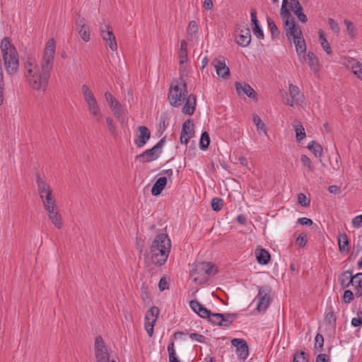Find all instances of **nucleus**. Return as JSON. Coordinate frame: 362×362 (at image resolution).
Wrapping results in <instances>:
<instances>
[{"mask_svg":"<svg viewBox=\"0 0 362 362\" xmlns=\"http://www.w3.org/2000/svg\"><path fill=\"white\" fill-rule=\"evenodd\" d=\"M55 54V42L54 39L49 40L43 52L40 62V68L33 57H28L25 64L27 70L26 77L30 87L37 90H45L53 68Z\"/></svg>","mask_w":362,"mask_h":362,"instance_id":"1","label":"nucleus"},{"mask_svg":"<svg viewBox=\"0 0 362 362\" xmlns=\"http://www.w3.org/2000/svg\"><path fill=\"white\" fill-rule=\"evenodd\" d=\"M171 240L167 234L160 233L156 236L150 247L149 253L144 254V264L146 267L151 264L158 267L163 265L169 256Z\"/></svg>","mask_w":362,"mask_h":362,"instance_id":"2","label":"nucleus"},{"mask_svg":"<svg viewBox=\"0 0 362 362\" xmlns=\"http://www.w3.org/2000/svg\"><path fill=\"white\" fill-rule=\"evenodd\" d=\"M4 64L8 75L13 76L19 69V56L18 51L8 37L2 39L0 45Z\"/></svg>","mask_w":362,"mask_h":362,"instance_id":"3","label":"nucleus"},{"mask_svg":"<svg viewBox=\"0 0 362 362\" xmlns=\"http://www.w3.org/2000/svg\"><path fill=\"white\" fill-rule=\"evenodd\" d=\"M187 83L182 77L173 79L168 93V100L170 105L175 107L181 106L187 95Z\"/></svg>","mask_w":362,"mask_h":362,"instance_id":"4","label":"nucleus"},{"mask_svg":"<svg viewBox=\"0 0 362 362\" xmlns=\"http://www.w3.org/2000/svg\"><path fill=\"white\" fill-rule=\"evenodd\" d=\"M214 264L211 262H202L194 264L190 276L193 281L198 284H204L208 281L209 276L211 274Z\"/></svg>","mask_w":362,"mask_h":362,"instance_id":"5","label":"nucleus"},{"mask_svg":"<svg viewBox=\"0 0 362 362\" xmlns=\"http://www.w3.org/2000/svg\"><path fill=\"white\" fill-rule=\"evenodd\" d=\"M165 142V136L163 137L151 148L147 149L136 156L141 163H149L158 158L162 153V148Z\"/></svg>","mask_w":362,"mask_h":362,"instance_id":"6","label":"nucleus"},{"mask_svg":"<svg viewBox=\"0 0 362 362\" xmlns=\"http://www.w3.org/2000/svg\"><path fill=\"white\" fill-rule=\"evenodd\" d=\"M95 350L97 362H117L115 358L110 360V354L107 352L104 340L101 336L95 337Z\"/></svg>","mask_w":362,"mask_h":362,"instance_id":"7","label":"nucleus"},{"mask_svg":"<svg viewBox=\"0 0 362 362\" xmlns=\"http://www.w3.org/2000/svg\"><path fill=\"white\" fill-rule=\"evenodd\" d=\"M259 303L257 310L259 312H264L270 304L272 300V288L269 286H257Z\"/></svg>","mask_w":362,"mask_h":362,"instance_id":"8","label":"nucleus"},{"mask_svg":"<svg viewBox=\"0 0 362 362\" xmlns=\"http://www.w3.org/2000/svg\"><path fill=\"white\" fill-rule=\"evenodd\" d=\"M100 31L103 40L107 43L108 47L112 51H117V44L116 41L115 35L110 25L105 23L102 24L100 26Z\"/></svg>","mask_w":362,"mask_h":362,"instance_id":"9","label":"nucleus"},{"mask_svg":"<svg viewBox=\"0 0 362 362\" xmlns=\"http://www.w3.org/2000/svg\"><path fill=\"white\" fill-rule=\"evenodd\" d=\"M159 309L156 306H153L148 309L145 315V329L150 337L153 336L154 325L159 315Z\"/></svg>","mask_w":362,"mask_h":362,"instance_id":"10","label":"nucleus"},{"mask_svg":"<svg viewBox=\"0 0 362 362\" xmlns=\"http://www.w3.org/2000/svg\"><path fill=\"white\" fill-rule=\"evenodd\" d=\"M293 33V35L289 36V37H287V39L289 41H291V39L293 40L297 54L299 57L302 56L303 58H305L306 53V44L303 35L302 30L301 29H299L297 30L296 32Z\"/></svg>","mask_w":362,"mask_h":362,"instance_id":"11","label":"nucleus"},{"mask_svg":"<svg viewBox=\"0 0 362 362\" xmlns=\"http://www.w3.org/2000/svg\"><path fill=\"white\" fill-rule=\"evenodd\" d=\"M281 17L283 20L284 29L285 30L286 37H289V36L293 35L294 33L293 32H296L297 30L301 29L300 25L296 23L295 19L290 11L286 13Z\"/></svg>","mask_w":362,"mask_h":362,"instance_id":"12","label":"nucleus"},{"mask_svg":"<svg viewBox=\"0 0 362 362\" xmlns=\"http://www.w3.org/2000/svg\"><path fill=\"white\" fill-rule=\"evenodd\" d=\"M235 42L243 47H247L251 42V33L250 28L246 25L236 30Z\"/></svg>","mask_w":362,"mask_h":362,"instance_id":"13","label":"nucleus"},{"mask_svg":"<svg viewBox=\"0 0 362 362\" xmlns=\"http://www.w3.org/2000/svg\"><path fill=\"white\" fill-rule=\"evenodd\" d=\"M194 136V122L192 119H189L182 124L180 138V143L187 144L189 142V140Z\"/></svg>","mask_w":362,"mask_h":362,"instance_id":"14","label":"nucleus"},{"mask_svg":"<svg viewBox=\"0 0 362 362\" xmlns=\"http://www.w3.org/2000/svg\"><path fill=\"white\" fill-rule=\"evenodd\" d=\"M231 344L236 348V353L240 359L245 360L249 356V347L247 341L243 339L234 338Z\"/></svg>","mask_w":362,"mask_h":362,"instance_id":"15","label":"nucleus"},{"mask_svg":"<svg viewBox=\"0 0 362 362\" xmlns=\"http://www.w3.org/2000/svg\"><path fill=\"white\" fill-rule=\"evenodd\" d=\"M76 25V29L81 39L85 42H88L90 40V28L86 24V19L79 14L77 15Z\"/></svg>","mask_w":362,"mask_h":362,"instance_id":"16","label":"nucleus"},{"mask_svg":"<svg viewBox=\"0 0 362 362\" xmlns=\"http://www.w3.org/2000/svg\"><path fill=\"white\" fill-rule=\"evenodd\" d=\"M235 87L238 95L243 93L253 100L257 101L258 100L257 93L248 83H244L242 84L236 81L235 82Z\"/></svg>","mask_w":362,"mask_h":362,"instance_id":"17","label":"nucleus"},{"mask_svg":"<svg viewBox=\"0 0 362 362\" xmlns=\"http://www.w3.org/2000/svg\"><path fill=\"white\" fill-rule=\"evenodd\" d=\"M213 64L216 68V74L218 76L226 79L230 76V69L226 66L223 57H220L218 59H216Z\"/></svg>","mask_w":362,"mask_h":362,"instance_id":"18","label":"nucleus"},{"mask_svg":"<svg viewBox=\"0 0 362 362\" xmlns=\"http://www.w3.org/2000/svg\"><path fill=\"white\" fill-rule=\"evenodd\" d=\"M47 215L52 223L57 228L61 229L63 227L62 215L57 206H52L50 209H46Z\"/></svg>","mask_w":362,"mask_h":362,"instance_id":"19","label":"nucleus"},{"mask_svg":"<svg viewBox=\"0 0 362 362\" xmlns=\"http://www.w3.org/2000/svg\"><path fill=\"white\" fill-rule=\"evenodd\" d=\"M138 131L139 132V134L137 139H135L134 143L136 147L141 148L151 138V132L146 126H139Z\"/></svg>","mask_w":362,"mask_h":362,"instance_id":"20","label":"nucleus"},{"mask_svg":"<svg viewBox=\"0 0 362 362\" xmlns=\"http://www.w3.org/2000/svg\"><path fill=\"white\" fill-rule=\"evenodd\" d=\"M250 17H251V25L252 30L254 35L260 40H263L264 37V32L262 30L259 21L257 17V11L255 8H252L250 11Z\"/></svg>","mask_w":362,"mask_h":362,"instance_id":"21","label":"nucleus"},{"mask_svg":"<svg viewBox=\"0 0 362 362\" xmlns=\"http://www.w3.org/2000/svg\"><path fill=\"white\" fill-rule=\"evenodd\" d=\"M189 306L192 310L202 318H208L210 316L211 311L206 309L202 304L197 300L189 301Z\"/></svg>","mask_w":362,"mask_h":362,"instance_id":"22","label":"nucleus"},{"mask_svg":"<svg viewBox=\"0 0 362 362\" xmlns=\"http://www.w3.org/2000/svg\"><path fill=\"white\" fill-rule=\"evenodd\" d=\"M197 105V98L195 95L189 94L186 96L185 103L182 111L185 115H192L195 111Z\"/></svg>","mask_w":362,"mask_h":362,"instance_id":"23","label":"nucleus"},{"mask_svg":"<svg viewBox=\"0 0 362 362\" xmlns=\"http://www.w3.org/2000/svg\"><path fill=\"white\" fill-rule=\"evenodd\" d=\"M168 182V179L166 177H159L156 182L153 184L151 188V194L152 195L157 197L160 195L162 191L165 189Z\"/></svg>","mask_w":362,"mask_h":362,"instance_id":"24","label":"nucleus"},{"mask_svg":"<svg viewBox=\"0 0 362 362\" xmlns=\"http://www.w3.org/2000/svg\"><path fill=\"white\" fill-rule=\"evenodd\" d=\"M257 261L259 264L265 265L267 264L271 259L269 252L264 248H257L255 250Z\"/></svg>","mask_w":362,"mask_h":362,"instance_id":"25","label":"nucleus"},{"mask_svg":"<svg viewBox=\"0 0 362 362\" xmlns=\"http://www.w3.org/2000/svg\"><path fill=\"white\" fill-rule=\"evenodd\" d=\"M36 182L40 198H43V194L47 193L48 191H51L49 184H47L46 181L40 177L39 172L36 173Z\"/></svg>","mask_w":362,"mask_h":362,"instance_id":"26","label":"nucleus"},{"mask_svg":"<svg viewBox=\"0 0 362 362\" xmlns=\"http://www.w3.org/2000/svg\"><path fill=\"white\" fill-rule=\"evenodd\" d=\"M340 284L343 288H347L354 284V276L351 270L343 272L339 278Z\"/></svg>","mask_w":362,"mask_h":362,"instance_id":"27","label":"nucleus"},{"mask_svg":"<svg viewBox=\"0 0 362 362\" xmlns=\"http://www.w3.org/2000/svg\"><path fill=\"white\" fill-rule=\"evenodd\" d=\"M88 105V110L96 122H99L101 120L100 109L98 105L97 100L90 103Z\"/></svg>","mask_w":362,"mask_h":362,"instance_id":"28","label":"nucleus"},{"mask_svg":"<svg viewBox=\"0 0 362 362\" xmlns=\"http://www.w3.org/2000/svg\"><path fill=\"white\" fill-rule=\"evenodd\" d=\"M338 245L340 252H348L349 251V241L345 233L338 236Z\"/></svg>","mask_w":362,"mask_h":362,"instance_id":"29","label":"nucleus"},{"mask_svg":"<svg viewBox=\"0 0 362 362\" xmlns=\"http://www.w3.org/2000/svg\"><path fill=\"white\" fill-rule=\"evenodd\" d=\"M41 199L45 209H50L52 206H57L52 190L43 194V198H41Z\"/></svg>","mask_w":362,"mask_h":362,"instance_id":"30","label":"nucleus"},{"mask_svg":"<svg viewBox=\"0 0 362 362\" xmlns=\"http://www.w3.org/2000/svg\"><path fill=\"white\" fill-rule=\"evenodd\" d=\"M319 35V41L320 42L321 47L323 48L324 51L327 54H332V48L328 42L327 38L325 37L324 31L322 29H319L318 30Z\"/></svg>","mask_w":362,"mask_h":362,"instance_id":"31","label":"nucleus"},{"mask_svg":"<svg viewBox=\"0 0 362 362\" xmlns=\"http://www.w3.org/2000/svg\"><path fill=\"white\" fill-rule=\"evenodd\" d=\"M267 21L268 24V27L271 32L272 37L273 39H278L280 37L281 32L276 25L275 24L273 19L270 17L267 18Z\"/></svg>","mask_w":362,"mask_h":362,"instance_id":"32","label":"nucleus"},{"mask_svg":"<svg viewBox=\"0 0 362 362\" xmlns=\"http://www.w3.org/2000/svg\"><path fill=\"white\" fill-rule=\"evenodd\" d=\"M180 64H184L187 61V43L183 40L180 43V49L179 51Z\"/></svg>","mask_w":362,"mask_h":362,"instance_id":"33","label":"nucleus"},{"mask_svg":"<svg viewBox=\"0 0 362 362\" xmlns=\"http://www.w3.org/2000/svg\"><path fill=\"white\" fill-rule=\"evenodd\" d=\"M223 318L222 313H213L211 312L210 316L208 317V320L213 325L219 327H228L227 324L221 323V319Z\"/></svg>","mask_w":362,"mask_h":362,"instance_id":"34","label":"nucleus"},{"mask_svg":"<svg viewBox=\"0 0 362 362\" xmlns=\"http://www.w3.org/2000/svg\"><path fill=\"white\" fill-rule=\"evenodd\" d=\"M324 320L326 325L329 326L332 329L336 328L337 317L332 310L326 314Z\"/></svg>","mask_w":362,"mask_h":362,"instance_id":"35","label":"nucleus"},{"mask_svg":"<svg viewBox=\"0 0 362 362\" xmlns=\"http://www.w3.org/2000/svg\"><path fill=\"white\" fill-rule=\"evenodd\" d=\"M82 92L87 104L96 100L92 90L89 88V87L87 85L84 84L82 86Z\"/></svg>","mask_w":362,"mask_h":362,"instance_id":"36","label":"nucleus"},{"mask_svg":"<svg viewBox=\"0 0 362 362\" xmlns=\"http://www.w3.org/2000/svg\"><path fill=\"white\" fill-rule=\"evenodd\" d=\"M209 144H210L209 134L206 131L203 132L201 135V138H200V141H199L200 149L202 151H206L209 148Z\"/></svg>","mask_w":362,"mask_h":362,"instance_id":"37","label":"nucleus"},{"mask_svg":"<svg viewBox=\"0 0 362 362\" xmlns=\"http://www.w3.org/2000/svg\"><path fill=\"white\" fill-rule=\"evenodd\" d=\"M308 148L313 151L316 157L320 158L322 156V147L315 141H313L308 145Z\"/></svg>","mask_w":362,"mask_h":362,"instance_id":"38","label":"nucleus"},{"mask_svg":"<svg viewBox=\"0 0 362 362\" xmlns=\"http://www.w3.org/2000/svg\"><path fill=\"white\" fill-rule=\"evenodd\" d=\"M114 115L118 119L119 121L123 122L124 120V115L122 109V105L119 102H117L114 107L111 109Z\"/></svg>","mask_w":362,"mask_h":362,"instance_id":"39","label":"nucleus"},{"mask_svg":"<svg viewBox=\"0 0 362 362\" xmlns=\"http://www.w3.org/2000/svg\"><path fill=\"white\" fill-rule=\"evenodd\" d=\"M252 120L257 127V131L262 130L266 134L267 130V127L259 116L254 114L252 116Z\"/></svg>","mask_w":362,"mask_h":362,"instance_id":"40","label":"nucleus"},{"mask_svg":"<svg viewBox=\"0 0 362 362\" xmlns=\"http://www.w3.org/2000/svg\"><path fill=\"white\" fill-rule=\"evenodd\" d=\"M344 23L346 26V30L349 37L354 39L356 35V29L354 23L348 19H344Z\"/></svg>","mask_w":362,"mask_h":362,"instance_id":"41","label":"nucleus"},{"mask_svg":"<svg viewBox=\"0 0 362 362\" xmlns=\"http://www.w3.org/2000/svg\"><path fill=\"white\" fill-rule=\"evenodd\" d=\"M308 58L309 61V66L310 67V69H313V71H317L318 66V59L315 54L312 52H309L308 53Z\"/></svg>","mask_w":362,"mask_h":362,"instance_id":"42","label":"nucleus"},{"mask_svg":"<svg viewBox=\"0 0 362 362\" xmlns=\"http://www.w3.org/2000/svg\"><path fill=\"white\" fill-rule=\"evenodd\" d=\"M315 349L319 352L322 351L323 350V346H324V337L323 336L317 333L315 338Z\"/></svg>","mask_w":362,"mask_h":362,"instance_id":"43","label":"nucleus"},{"mask_svg":"<svg viewBox=\"0 0 362 362\" xmlns=\"http://www.w3.org/2000/svg\"><path fill=\"white\" fill-rule=\"evenodd\" d=\"M295 132H296V140L298 141L303 139L306 136L305 129L300 123V124L296 125L295 127Z\"/></svg>","mask_w":362,"mask_h":362,"instance_id":"44","label":"nucleus"},{"mask_svg":"<svg viewBox=\"0 0 362 362\" xmlns=\"http://www.w3.org/2000/svg\"><path fill=\"white\" fill-rule=\"evenodd\" d=\"M211 207L215 211H219L223 205V201L221 198L214 197L211 199Z\"/></svg>","mask_w":362,"mask_h":362,"instance_id":"45","label":"nucleus"},{"mask_svg":"<svg viewBox=\"0 0 362 362\" xmlns=\"http://www.w3.org/2000/svg\"><path fill=\"white\" fill-rule=\"evenodd\" d=\"M106 122H107V125L110 134L115 137L117 136V129L114 124L113 119L111 117H107Z\"/></svg>","mask_w":362,"mask_h":362,"instance_id":"46","label":"nucleus"},{"mask_svg":"<svg viewBox=\"0 0 362 362\" xmlns=\"http://www.w3.org/2000/svg\"><path fill=\"white\" fill-rule=\"evenodd\" d=\"M300 160L304 166H306L310 171H313L315 166L311 160L305 154L301 156Z\"/></svg>","mask_w":362,"mask_h":362,"instance_id":"47","label":"nucleus"},{"mask_svg":"<svg viewBox=\"0 0 362 362\" xmlns=\"http://www.w3.org/2000/svg\"><path fill=\"white\" fill-rule=\"evenodd\" d=\"M293 362H308V358L305 357V353L301 351L294 355Z\"/></svg>","mask_w":362,"mask_h":362,"instance_id":"48","label":"nucleus"},{"mask_svg":"<svg viewBox=\"0 0 362 362\" xmlns=\"http://www.w3.org/2000/svg\"><path fill=\"white\" fill-rule=\"evenodd\" d=\"M354 293L349 289H346L344 292L343 295V302L344 303H351L354 299Z\"/></svg>","mask_w":362,"mask_h":362,"instance_id":"49","label":"nucleus"},{"mask_svg":"<svg viewBox=\"0 0 362 362\" xmlns=\"http://www.w3.org/2000/svg\"><path fill=\"white\" fill-rule=\"evenodd\" d=\"M298 202L302 206H308L310 205V199L303 193H300L298 195Z\"/></svg>","mask_w":362,"mask_h":362,"instance_id":"50","label":"nucleus"},{"mask_svg":"<svg viewBox=\"0 0 362 362\" xmlns=\"http://www.w3.org/2000/svg\"><path fill=\"white\" fill-rule=\"evenodd\" d=\"M187 32L189 35H195L198 32V25L194 21H191L187 27Z\"/></svg>","mask_w":362,"mask_h":362,"instance_id":"51","label":"nucleus"},{"mask_svg":"<svg viewBox=\"0 0 362 362\" xmlns=\"http://www.w3.org/2000/svg\"><path fill=\"white\" fill-rule=\"evenodd\" d=\"M105 97L111 109L114 107L117 102H119L110 92H106L105 93Z\"/></svg>","mask_w":362,"mask_h":362,"instance_id":"52","label":"nucleus"},{"mask_svg":"<svg viewBox=\"0 0 362 362\" xmlns=\"http://www.w3.org/2000/svg\"><path fill=\"white\" fill-rule=\"evenodd\" d=\"M352 69L353 73L362 80V64L357 62L356 66H352Z\"/></svg>","mask_w":362,"mask_h":362,"instance_id":"53","label":"nucleus"},{"mask_svg":"<svg viewBox=\"0 0 362 362\" xmlns=\"http://www.w3.org/2000/svg\"><path fill=\"white\" fill-rule=\"evenodd\" d=\"M307 236L306 234H300L296 238V243L300 247H303L307 243Z\"/></svg>","mask_w":362,"mask_h":362,"instance_id":"54","label":"nucleus"},{"mask_svg":"<svg viewBox=\"0 0 362 362\" xmlns=\"http://www.w3.org/2000/svg\"><path fill=\"white\" fill-rule=\"evenodd\" d=\"M303 9L295 10L293 13L301 23H305L308 21V18L303 12Z\"/></svg>","mask_w":362,"mask_h":362,"instance_id":"55","label":"nucleus"},{"mask_svg":"<svg viewBox=\"0 0 362 362\" xmlns=\"http://www.w3.org/2000/svg\"><path fill=\"white\" fill-rule=\"evenodd\" d=\"M328 23L329 25V27L331 28V30L335 33H339V26L337 23V22L334 20L333 18H328Z\"/></svg>","mask_w":362,"mask_h":362,"instance_id":"56","label":"nucleus"},{"mask_svg":"<svg viewBox=\"0 0 362 362\" xmlns=\"http://www.w3.org/2000/svg\"><path fill=\"white\" fill-rule=\"evenodd\" d=\"M189 337L192 340H196L200 343H205L206 341V337L204 335L198 333H191L189 334Z\"/></svg>","mask_w":362,"mask_h":362,"instance_id":"57","label":"nucleus"},{"mask_svg":"<svg viewBox=\"0 0 362 362\" xmlns=\"http://www.w3.org/2000/svg\"><path fill=\"white\" fill-rule=\"evenodd\" d=\"M289 94L291 98H296V97L299 94L298 87L296 85L290 84L289 85Z\"/></svg>","mask_w":362,"mask_h":362,"instance_id":"58","label":"nucleus"},{"mask_svg":"<svg viewBox=\"0 0 362 362\" xmlns=\"http://www.w3.org/2000/svg\"><path fill=\"white\" fill-rule=\"evenodd\" d=\"M290 8L293 12H294L295 10L303 9V6L298 0H291Z\"/></svg>","mask_w":362,"mask_h":362,"instance_id":"59","label":"nucleus"},{"mask_svg":"<svg viewBox=\"0 0 362 362\" xmlns=\"http://www.w3.org/2000/svg\"><path fill=\"white\" fill-rule=\"evenodd\" d=\"M351 223L354 228H360L362 226V214L354 217Z\"/></svg>","mask_w":362,"mask_h":362,"instance_id":"60","label":"nucleus"},{"mask_svg":"<svg viewBox=\"0 0 362 362\" xmlns=\"http://www.w3.org/2000/svg\"><path fill=\"white\" fill-rule=\"evenodd\" d=\"M338 155H335L334 158H330L329 160L330 165L334 170H339L340 168L339 163L338 162Z\"/></svg>","mask_w":362,"mask_h":362,"instance_id":"61","label":"nucleus"},{"mask_svg":"<svg viewBox=\"0 0 362 362\" xmlns=\"http://www.w3.org/2000/svg\"><path fill=\"white\" fill-rule=\"evenodd\" d=\"M158 287H159L160 291H164L165 289L168 288V282L165 277H163L160 279L159 284H158Z\"/></svg>","mask_w":362,"mask_h":362,"instance_id":"62","label":"nucleus"},{"mask_svg":"<svg viewBox=\"0 0 362 362\" xmlns=\"http://www.w3.org/2000/svg\"><path fill=\"white\" fill-rule=\"evenodd\" d=\"M354 276V284H351L355 287V285H358L359 283L361 284L362 286V273H357Z\"/></svg>","mask_w":362,"mask_h":362,"instance_id":"63","label":"nucleus"},{"mask_svg":"<svg viewBox=\"0 0 362 362\" xmlns=\"http://www.w3.org/2000/svg\"><path fill=\"white\" fill-rule=\"evenodd\" d=\"M316 362H329V358L325 354H320L316 357Z\"/></svg>","mask_w":362,"mask_h":362,"instance_id":"64","label":"nucleus"}]
</instances>
